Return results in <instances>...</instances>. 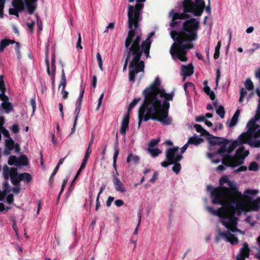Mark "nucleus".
Returning <instances> with one entry per match:
<instances>
[{
    "instance_id": "nucleus-24",
    "label": "nucleus",
    "mask_w": 260,
    "mask_h": 260,
    "mask_svg": "<svg viewBox=\"0 0 260 260\" xmlns=\"http://www.w3.org/2000/svg\"><path fill=\"white\" fill-rule=\"evenodd\" d=\"M12 4L14 8L18 9L20 12L24 9V4L22 0H13Z\"/></svg>"
},
{
    "instance_id": "nucleus-50",
    "label": "nucleus",
    "mask_w": 260,
    "mask_h": 260,
    "mask_svg": "<svg viewBox=\"0 0 260 260\" xmlns=\"http://www.w3.org/2000/svg\"><path fill=\"white\" fill-rule=\"evenodd\" d=\"M11 183L14 186H20V180H19V176H18L17 177H13L12 178H10Z\"/></svg>"
},
{
    "instance_id": "nucleus-53",
    "label": "nucleus",
    "mask_w": 260,
    "mask_h": 260,
    "mask_svg": "<svg viewBox=\"0 0 260 260\" xmlns=\"http://www.w3.org/2000/svg\"><path fill=\"white\" fill-rule=\"evenodd\" d=\"M118 140H117L116 145L114 147V153L113 155V160L117 161V156L119 154V150L117 148Z\"/></svg>"
},
{
    "instance_id": "nucleus-60",
    "label": "nucleus",
    "mask_w": 260,
    "mask_h": 260,
    "mask_svg": "<svg viewBox=\"0 0 260 260\" xmlns=\"http://www.w3.org/2000/svg\"><path fill=\"white\" fill-rule=\"evenodd\" d=\"M30 105L32 108V112L34 113L36 109V103L35 98H31L30 100Z\"/></svg>"
},
{
    "instance_id": "nucleus-55",
    "label": "nucleus",
    "mask_w": 260,
    "mask_h": 260,
    "mask_svg": "<svg viewBox=\"0 0 260 260\" xmlns=\"http://www.w3.org/2000/svg\"><path fill=\"white\" fill-rule=\"evenodd\" d=\"M138 218H139V219H138V224L137 225V227L135 229L134 233H133V235H137L138 234V229L139 228V226H140V223H141V214L140 213H139L138 214Z\"/></svg>"
},
{
    "instance_id": "nucleus-18",
    "label": "nucleus",
    "mask_w": 260,
    "mask_h": 260,
    "mask_svg": "<svg viewBox=\"0 0 260 260\" xmlns=\"http://www.w3.org/2000/svg\"><path fill=\"white\" fill-rule=\"evenodd\" d=\"M113 182L116 191L120 192H124L126 191L125 188L121 183L120 179L115 174V172L112 173Z\"/></svg>"
},
{
    "instance_id": "nucleus-17",
    "label": "nucleus",
    "mask_w": 260,
    "mask_h": 260,
    "mask_svg": "<svg viewBox=\"0 0 260 260\" xmlns=\"http://www.w3.org/2000/svg\"><path fill=\"white\" fill-rule=\"evenodd\" d=\"M129 122V114L126 113L123 117L121 123L120 133L124 136L128 129Z\"/></svg>"
},
{
    "instance_id": "nucleus-39",
    "label": "nucleus",
    "mask_w": 260,
    "mask_h": 260,
    "mask_svg": "<svg viewBox=\"0 0 260 260\" xmlns=\"http://www.w3.org/2000/svg\"><path fill=\"white\" fill-rule=\"evenodd\" d=\"M216 112L221 118H224L225 110L224 107L222 105L219 106L216 109Z\"/></svg>"
},
{
    "instance_id": "nucleus-33",
    "label": "nucleus",
    "mask_w": 260,
    "mask_h": 260,
    "mask_svg": "<svg viewBox=\"0 0 260 260\" xmlns=\"http://www.w3.org/2000/svg\"><path fill=\"white\" fill-rule=\"evenodd\" d=\"M18 165L26 166L28 164V160L25 155H21L18 159Z\"/></svg>"
},
{
    "instance_id": "nucleus-56",
    "label": "nucleus",
    "mask_w": 260,
    "mask_h": 260,
    "mask_svg": "<svg viewBox=\"0 0 260 260\" xmlns=\"http://www.w3.org/2000/svg\"><path fill=\"white\" fill-rule=\"evenodd\" d=\"M35 22L34 21H32L31 22H26V25L29 28L31 32H33Z\"/></svg>"
},
{
    "instance_id": "nucleus-27",
    "label": "nucleus",
    "mask_w": 260,
    "mask_h": 260,
    "mask_svg": "<svg viewBox=\"0 0 260 260\" xmlns=\"http://www.w3.org/2000/svg\"><path fill=\"white\" fill-rule=\"evenodd\" d=\"M240 113V110L239 109H237L232 118L231 121L229 125V127H233L236 124Z\"/></svg>"
},
{
    "instance_id": "nucleus-46",
    "label": "nucleus",
    "mask_w": 260,
    "mask_h": 260,
    "mask_svg": "<svg viewBox=\"0 0 260 260\" xmlns=\"http://www.w3.org/2000/svg\"><path fill=\"white\" fill-rule=\"evenodd\" d=\"M259 167L257 162L252 161L250 164L248 169L249 171H256L259 169Z\"/></svg>"
},
{
    "instance_id": "nucleus-36",
    "label": "nucleus",
    "mask_w": 260,
    "mask_h": 260,
    "mask_svg": "<svg viewBox=\"0 0 260 260\" xmlns=\"http://www.w3.org/2000/svg\"><path fill=\"white\" fill-rule=\"evenodd\" d=\"M80 111V109H78V108H76L75 112H74L75 114H76V116L75 117L73 127L72 128V132H71V135L73 134L75 132V127H76V126L77 124V120H78V118L79 116Z\"/></svg>"
},
{
    "instance_id": "nucleus-58",
    "label": "nucleus",
    "mask_w": 260,
    "mask_h": 260,
    "mask_svg": "<svg viewBox=\"0 0 260 260\" xmlns=\"http://www.w3.org/2000/svg\"><path fill=\"white\" fill-rule=\"evenodd\" d=\"M12 132L14 134H17L19 132V127L17 124H14L11 128Z\"/></svg>"
},
{
    "instance_id": "nucleus-51",
    "label": "nucleus",
    "mask_w": 260,
    "mask_h": 260,
    "mask_svg": "<svg viewBox=\"0 0 260 260\" xmlns=\"http://www.w3.org/2000/svg\"><path fill=\"white\" fill-rule=\"evenodd\" d=\"M257 193L258 191L257 190L250 189H246L244 192V193L245 195V197L246 196H248L247 195H253L256 194Z\"/></svg>"
},
{
    "instance_id": "nucleus-37",
    "label": "nucleus",
    "mask_w": 260,
    "mask_h": 260,
    "mask_svg": "<svg viewBox=\"0 0 260 260\" xmlns=\"http://www.w3.org/2000/svg\"><path fill=\"white\" fill-rule=\"evenodd\" d=\"M5 146L9 150H12L14 147V141L11 138H10L8 140H6Z\"/></svg>"
},
{
    "instance_id": "nucleus-19",
    "label": "nucleus",
    "mask_w": 260,
    "mask_h": 260,
    "mask_svg": "<svg viewBox=\"0 0 260 260\" xmlns=\"http://www.w3.org/2000/svg\"><path fill=\"white\" fill-rule=\"evenodd\" d=\"M194 4L197 9L195 12V16H201L205 8V2L204 0H195Z\"/></svg>"
},
{
    "instance_id": "nucleus-9",
    "label": "nucleus",
    "mask_w": 260,
    "mask_h": 260,
    "mask_svg": "<svg viewBox=\"0 0 260 260\" xmlns=\"http://www.w3.org/2000/svg\"><path fill=\"white\" fill-rule=\"evenodd\" d=\"M178 147L168 148L166 151V157L168 161H164L161 162V166L163 167L167 168L170 165H173L176 161H180L183 156L181 155H175L179 151Z\"/></svg>"
},
{
    "instance_id": "nucleus-30",
    "label": "nucleus",
    "mask_w": 260,
    "mask_h": 260,
    "mask_svg": "<svg viewBox=\"0 0 260 260\" xmlns=\"http://www.w3.org/2000/svg\"><path fill=\"white\" fill-rule=\"evenodd\" d=\"M204 92L210 96L211 100L213 101L215 100L216 96L213 91L211 90L209 86H205L204 87Z\"/></svg>"
},
{
    "instance_id": "nucleus-42",
    "label": "nucleus",
    "mask_w": 260,
    "mask_h": 260,
    "mask_svg": "<svg viewBox=\"0 0 260 260\" xmlns=\"http://www.w3.org/2000/svg\"><path fill=\"white\" fill-rule=\"evenodd\" d=\"M245 86L248 90H252L254 88L252 82L249 78H247L245 82Z\"/></svg>"
},
{
    "instance_id": "nucleus-10",
    "label": "nucleus",
    "mask_w": 260,
    "mask_h": 260,
    "mask_svg": "<svg viewBox=\"0 0 260 260\" xmlns=\"http://www.w3.org/2000/svg\"><path fill=\"white\" fill-rule=\"evenodd\" d=\"M245 198L247 200V203L242 202L240 203V209L242 210L245 211H256L259 210L260 208V197H258L255 200H252L249 196H246Z\"/></svg>"
},
{
    "instance_id": "nucleus-1",
    "label": "nucleus",
    "mask_w": 260,
    "mask_h": 260,
    "mask_svg": "<svg viewBox=\"0 0 260 260\" xmlns=\"http://www.w3.org/2000/svg\"><path fill=\"white\" fill-rule=\"evenodd\" d=\"M220 187L207 186L210 192L212 202L213 204L221 205L222 207L215 210L213 207L207 206V210L213 215L220 218L221 223L232 232H241L237 228L238 218L235 214L241 211L238 207L239 199L242 197L235 182L229 180L227 176L224 175L219 180Z\"/></svg>"
},
{
    "instance_id": "nucleus-3",
    "label": "nucleus",
    "mask_w": 260,
    "mask_h": 260,
    "mask_svg": "<svg viewBox=\"0 0 260 260\" xmlns=\"http://www.w3.org/2000/svg\"><path fill=\"white\" fill-rule=\"evenodd\" d=\"M141 37L136 36L134 30H128L127 37L125 41V47L127 49L126 57L123 68V71L126 70L128 62L130 57L133 58L129 64V81L134 82L136 75L139 72H144V61L141 60L142 55L140 51V43Z\"/></svg>"
},
{
    "instance_id": "nucleus-43",
    "label": "nucleus",
    "mask_w": 260,
    "mask_h": 260,
    "mask_svg": "<svg viewBox=\"0 0 260 260\" xmlns=\"http://www.w3.org/2000/svg\"><path fill=\"white\" fill-rule=\"evenodd\" d=\"M18 159L15 156L11 155L10 156L8 163L9 165H18Z\"/></svg>"
},
{
    "instance_id": "nucleus-59",
    "label": "nucleus",
    "mask_w": 260,
    "mask_h": 260,
    "mask_svg": "<svg viewBox=\"0 0 260 260\" xmlns=\"http://www.w3.org/2000/svg\"><path fill=\"white\" fill-rule=\"evenodd\" d=\"M78 38L76 47L77 48H80V49H82V46H81V37L80 33H78Z\"/></svg>"
},
{
    "instance_id": "nucleus-63",
    "label": "nucleus",
    "mask_w": 260,
    "mask_h": 260,
    "mask_svg": "<svg viewBox=\"0 0 260 260\" xmlns=\"http://www.w3.org/2000/svg\"><path fill=\"white\" fill-rule=\"evenodd\" d=\"M194 128L196 129V130L197 132L200 133H201L202 131H203V129H204V128L202 126V125L199 124H194Z\"/></svg>"
},
{
    "instance_id": "nucleus-54",
    "label": "nucleus",
    "mask_w": 260,
    "mask_h": 260,
    "mask_svg": "<svg viewBox=\"0 0 260 260\" xmlns=\"http://www.w3.org/2000/svg\"><path fill=\"white\" fill-rule=\"evenodd\" d=\"M19 11L15 8H10L9 10V12L10 15H13L17 17H19Z\"/></svg>"
},
{
    "instance_id": "nucleus-5",
    "label": "nucleus",
    "mask_w": 260,
    "mask_h": 260,
    "mask_svg": "<svg viewBox=\"0 0 260 260\" xmlns=\"http://www.w3.org/2000/svg\"><path fill=\"white\" fill-rule=\"evenodd\" d=\"M138 125L141 126L142 120L145 122L149 119L156 120L164 125H170L172 119L168 116V112L153 105L143 102L138 111Z\"/></svg>"
},
{
    "instance_id": "nucleus-12",
    "label": "nucleus",
    "mask_w": 260,
    "mask_h": 260,
    "mask_svg": "<svg viewBox=\"0 0 260 260\" xmlns=\"http://www.w3.org/2000/svg\"><path fill=\"white\" fill-rule=\"evenodd\" d=\"M249 154L248 150H245L244 146H241L239 147L236 152V156L239 159V160H234L232 168L242 165L244 163L243 160Z\"/></svg>"
},
{
    "instance_id": "nucleus-62",
    "label": "nucleus",
    "mask_w": 260,
    "mask_h": 260,
    "mask_svg": "<svg viewBox=\"0 0 260 260\" xmlns=\"http://www.w3.org/2000/svg\"><path fill=\"white\" fill-rule=\"evenodd\" d=\"M7 202L8 204H11L14 202V196L13 194H9L6 198Z\"/></svg>"
},
{
    "instance_id": "nucleus-61",
    "label": "nucleus",
    "mask_w": 260,
    "mask_h": 260,
    "mask_svg": "<svg viewBox=\"0 0 260 260\" xmlns=\"http://www.w3.org/2000/svg\"><path fill=\"white\" fill-rule=\"evenodd\" d=\"M84 88L85 86L82 83L80 85V94L78 98V99L82 100L83 98V95L84 93Z\"/></svg>"
},
{
    "instance_id": "nucleus-47",
    "label": "nucleus",
    "mask_w": 260,
    "mask_h": 260,
    "mask_svg": "<svg viewBox=\"0 0 260 260\" xmlns=\"http://www.w3.org/2000/svg\"><path fill=\"white\" fill-rule=\"evenodd\" d=\"M36 18H37V24L38 27V31L40 32L43 29V23H42L41 19L38 14H36Z\"/></svg>"
},
{
    "instance_id": "nucleus-48",
    "label": "nucleus",
    "mask_w": 260,
    "mask_h": 260,
    "mask_svg": "<svg viewBox=\"0 0 260 260\" xmlns=\"http://www.w3.org/2000/svg\"><path fill=\"white\" fill-rule=\"evenodd\" d=\"M10 178H12L15 177H17L19 175V174L17 172V170L16 168H12L10 170Z\"/></svg>"
},
{
    "instance_id": "nucleus-32",
    "label": "nucleus",
    "mask_w": 260,
    "mask_h": 260,
    "mask_svg": "<svg viewBox=\"0 0 260 260\" xmlns=\"http://www.w3.org/2000/svg\"><path fill=\"white\" fill-rule=\"evenodd\" d=\"M67 85V80L66 77L64 73V70L63 69H62L61 70V75L60 78V81L59 84V87L62 86V89H65Z\"/></svg>"
},
{
    "instance_id": "nucleus-31",
    "label": "nucleus",
    "mask_w": 260,
    "mask_h": 260,
    "mask_svg": "<svg viewBox=\"0 0 260 260\" xmlns=\"http://www.w3.org/2000/svg\"><path fill=\"white\" fill-rule=\"evenodd\" d=\"M147 150L153 157H156L162 153V151L158 148H148Z\"/></svg>"
},
{
    "instance_id": "nucleus-38",
    "label": "nucleus",
    "mask_w": 260,
    "mask_h": 260,
    "mask_svg": "<svg viewBox=\"0 0 260 260\" xmlns=\"http://www.w3.org/2000/svg\"><path fill=\"white\" fill-rule=\"evenodd\" d=\"M248 145L251 147L260 148V139L252 140L251 139L248 143Z\"/></svg>"
},
{
    "instance_id": "nucleus-8",
    "label": "nucleus",
    "mask_w": 260,
    "mask_h": 260,
    "mask_svg": "<svg viewBox=\"0 0 260 260\" xmlns=\"http://www.w3.org/2000/svg\"><path fill=\"white\" fill-rule=\"evenodd\" d=\"M201 135L202 136H208L207 139L211 146H221L220 148L218 150V154H222L225 153L226 151V145L229 144L230 142L229 140L223 137H215L210 134L204 128L201 133Z\"/></svg>"
},
{
    "instance_id": "nucleus-25",
    "label": "nucleus",
    "mask_w": 260,
    "mask_h": 260,
    "mask_svg": "<svg viewBox=\"0 0 260 260\" xmlns=\"http://www.w3.org/2000/svg\"><path fill=\"white\" fill-rule=\"evenodd\" d=\"M203 142L204 140L202 138H199L198 136H193L189 138L187 143L188 144L198 145Z\"/></svg>"
},
{
    "instance_id": "nucleus-26",
    "label": "nucleus",
    "mask_w": 260,
    "mask_h": 260,
    "mask_svg": "<svg viewBox=\"0 0 260 260\" xmlns=\"http://www.w3.org/2000/svg\"><path fill=\"white\" fill-rule=\"evenodd\" d=\"M19 180L23 181L26 183H29L32 181V177L28 173H23L19 174Z\"/></svg>"
},
{
    "instance_id": "nucleus-6",
    "label": "nucleus",
    "mask_w": 260,
    "mask_h": 260,
    "mask_svg": "<svg viewBox=\"0 0 260 260\" xmlns=\"http://www.w3.org/2000/svg\"><path fill=\"white\" fill-rule=\"evenodd\" d=\"M183 12L179 13L175 11L174 9L171 10L169 13V16L172 17L171 22L170 26L174 28L178 26L180 22L179 20H185L190 17L188 13H191L194 16L195 12L197 11L196 7L192 0H184L182 3Z\"/></svg>"
},
{
    "instance_id": "nucleus-13",
    "label": "nucleus",
    "mask_w": 260,
    "mask_h": 260,
    "mask_svg": "<svg viewBox=\"0 0 260 260\" xmlns=\"http://www.w3.org/2000/svg\"><path fill=\"white\" fill-rule=\"evenodd\" d=\"M10 44H15V50L17 56L20 55V45L19 43L15 42L14 40H10L8 39H4L1 40L0 42V52H3L4 49Z\"/></svg>"
},
{
    "instance_id": "nucleus-11",
    "label": "nucleus",
    "mask_w": 260,
    "mask_h": 260,
    "mask_svg": "<svg viewBox=\"0 0 260 260\" xmlns=\"http://www.w3.org/2000/svg\"><path fill=\"white\" fill-rule=\"evenodd\" d=\"M155 35L154 31H151L145 41L140 44V51L144 53L146 58L150 57L149 53L152 40L151 38Z\"/></svg>"
},
{
    "instance_id": "nucleus-4",
    "label": "nucleus",
    "mask_w": 260,
    "mask_h": 260,
    "mask_svg": "<svg viewBox=\"0 0 260 260\" xmlns=\"http://www.w3.org/2000/svg\"><path fill=\"white\" fill-rule=\"evenodd\" d=\"M160 81L158 77L155 78L154 81L143 91L144 99L143 102L153 105L165 111H169L170 103L174 96V92L167 93L163 88H160Z\"/></svg>"
},
{
    "instance_id": "nucleus-2",
    "label": "nucleus",
    "mask_w": 260,
    "mask_h": 260,
    "mask_svg": "<svg viewBox=\"0 0 260 260\" xmlns=\"http://www.w3.org/2000/svg\"><path fill=\"white\" fill-rule=\"evenodd\" d=\"M185 20L180 30H172L170 33L171 38L175 41L170 49V53L172 56L176 55L181 61H187L186 50L194 47L191 42L197 40L200 27V22L197 19Z\"/></svg>"
},
{
    "instance_id": "nucleus-23",
    "label": "nucleus",
    "mask_w": 260,
    "mask_h": 260,
    "mask_svg": "<svg viewBox=\"0 0 260 260\" xmlns=\"http://www.w3.org/2000/svg\"><path fill=\"white\" fill-rule=\"evenodd\" d=\"M222 164L227 167H231L233 166L234 159L230 155L224 156L222 159Z\"/></svg>"
},
{
    "instance_id": "nucleus-29",
    "label": "nucleus",
    "mask_w": 260,
    "mask_h": 260,
    "mask_svg": "<svg viewBox=\"0 0 260 260\" xmlns=\"http://www.w3.org/2000/svg\"><path fill=\"white\" fill-rule=\"evenodd\" d=\"M230 142L229 143H231L230 146H229L228 149L226 148V152L229 153H231L237 146L240 145L237 140L232 141L229 140Z\"/></svg>"
},
{
    "instance_id": "nucleus-15",
    "label": "nucleus",
    "mask_w": 260,
    "mask_h": 260,
    "mask_svg": "<svg viewBox=\"0 0 260 260\" xmlns=\"http://www.w3.org/2000/svg\"><path fill=\"white\" fill-rule=\"evenodd\" d=\"M247 127L248 128V132H250V135L254 139L260 137V126L251 121L247 124Z\"/></svg>"
},
{
    "instance_id": "nucleus-40",
    "label": "nucleus",
    "mask_w": 260,
    "mask_h": 260,
    "mask_svg": "<svg viewBox=\"0 0 260 260\" xmlns=\"http://www.w3.org/2000/svg\"><path fill=\"white\" fill-rule=\"evenodd\" d=\"M260 119V106H257L255 115L254 117L251 118L248 122L251 121L254 122V123H256V122Z\"/></svg>"
},
{
    "instance_id": "nucleus-57",
    "label": "nucleus",
    "mask_w": 260,
    "mask_h": 260,
    "mask_svg": "<svg viewBox=\"0 0 260 260\" xmlns=\"http://www.w3.org/2000/svg\"><path fill=\"white\" fill-rule=\"evenodd\" d=\"M0 131L2 132L5 137L8 139L11 138L9 131L5 127H3V128L0 129Z\"/></svg>"
},
{
    "instance_id": "nucleus-49",
    "label": "nucleus",
    "mask_w": 260,
    "mask_h": 260,
    "mask_svg": "<svg viewBox=\"0 0 260 260\" xmlns=\"http://www.w3.org/2000/svg\"><path fill=\"white\" fill-rule=\"evenodd\" d=\"M160 139H152L150 141L148 144V148H153L156 145L158 144V143L159 142Z\"/></svg>"
},
{
    "instance_id": "nucleus-14",
    "label": "nucleus",
    "mask_w": 260,
    "mask_h": 260,
    "mask_svg": "<svg viewBox=\"0 0 260 260\" xmlns=\"http://www.w3.org/2000/svg\"><path fill=\"white\" fill-rule=\"evenodd\" d=\"M218 234L220 236L225 239L226 242H230L233 245H236L239 242L238 238L236 237L235 235L232 234L229 231L221 232L219 229Z\"/></svg>"
},
{
    "instance_id": "nucleus-16",
    "label": "nucleus",
    "mask_w": 260,
    "mask_h": 260,
    "mask_svg": "<svg viewBox=\"0 0 260 260\" xmlns=\"http://www.w3.org/2000/svg\"><path fill=\"white\" fill-rule=\"evenodd\" d=\"M250 251L248 244L244 243L243 247L240 249V253L236 256V260H245L246 258L249 257Z\"/></svg>"
},
{
    "instance_id": "nucleus-28",
    "label": "nucleus",
    "mask_w": 260,
    "mask_h": 260,
    "mask_svg": "<svg viewBox=\"0 0 260 260\" xmlns=\"http://www.w3.org/2000/svg\"><path fill=\"white\" fill-rule=\"evenodd\" d=\"M131 160H132L135 164H139L140 161V157L138 155H134L132 153H131L127 157L126 162L129 163Z\"/></svg>"
},
{
    "instance_id": "nucleus-64",
    "label": "nucleus",
    "mask_w": 260,
    "mask_h": 260,
    "mask_svg": "<svg viewBox=\"0 0 260 260\" xmlns=\"http://www.w3.org/2000/svg\"><path fill=\"white\" fill-rule=\"evenodd\" d=\"M255 77L256 79L259 80V82L260 84V67L257 68L255 71Z\"/></svg>"
},
{
    "instance_id": "nucleus-7",
    "label": "nucleus",
    "mask_w": 260,
    "mask_h": 260,
    "mask_svg": "<svg viewBox=\"0 0 260 260\" xmlns=\"http://www.w3.org/2000/svg\"><path fill=\"white\" fill-rule=\"evenodd\" d=\"M145 1L146 0H137L135 6L128 5L127 17L129 30H134L136 33L140 25L139 22L142 19L141 14L144 6L142 3Z\"/></svg>"
},
{
    "instance_id": "nucleus-22",
    "label": "nucleus",
    "mask_w": 260,
    "mask_h": 260,
    "mask_svg": "<svg viewBox=\"0 0 260 260\" xmlns=\"http://www.w3.org/2000/svg\"><path fill=\"white\" fill-rule=\"evenodd\" d=\"M45 63L47 67V74L49 75H50L51 74H55L56 73V66L55 64H51V69L52 72H51L50 69V66H49V57L48 56V53L46 52V58H45Z\"/></svg>"
},
{
    "instance_id": "nucleus-41",
    "label": "nucleus",
    "mask_w": 260,
    "mask_h": 260,
    "mask_svg": "<svg viewBox=\"0 0 260 260\" xmlns=\"http://www.w3.org/2000/svg\"><path fill=\"white\" fill-rule=\"evenodd\" d=\"M179 161H176L174 163H173L174 166L172 168V170L174 172H175L176 174H178L181 170V165L179 162Z\"/></svg>"
},
{
    "instance_id": "nucleus-44",
    "label": "nucleus",
    "mask_w": 260,
    "mask_h": 260,
    "mask_svg": "<svg viewBox=\"0 0 260 260\" xmlns=\"http://www.w3.org/2000/svg\"><path fill=\"white\" fill-rule=\"evenodd\" d=\"M0 90L2 92V93L0 94V99L3 101V103H7L9 100V98L8 96L5 94L6 88H4V89H0Z\"/></svg>"
},
{
    "instance_id": "nucleus-35",
    "label": "nucleus",
    "mask_w": 260,
    "mask_h": 260,
    "mask_svg": "<svg viewBox=\"0 0 260 260\" xmlns=\"http://www.w3.org/2000/svg\"><path fill=\"white\" fill-rule=\"evenodd\" d=\"M141 100V98L140 97L134 99L129 105L127 113H129L130 114L131 111L136 106Z\"/></svg>"
},
{
    "instance_id": "nucleus-21",
    "label": "nucleus",
    "mask_w": 260,
    "mask_h": 260,
    "mask_svg": "<svg viewBox=\"0 0 260 260\" xmlns=\"http://www.w3.org/2000/svg\"><path fill=\"white\" fill-rule=\"evenodd\" d=\"M193 67L192 64L188 66L182 65L181 66L182 74L183 75V80H185V77L191 76L193 74Z\"/></svg>"
},
{
    "instance_id": "nucleus-45",
    "label": "nucleus",
    "mask_w": 260,
    "mask_h": 260,
    "mask_svg": "<svg viewBox=\"0 0 260 260\" xmlns=\"http://www.w3.org/2000/svg\"><path fill=\"white\" fill-rule=\"evenodd\" d=\"M3 108L5 109L7 113H9L12 110V105L9 102L2 103L1 104Z\"/></svg>"
},
{
    "instance_id": "nucleus-52",
    "label": "nucleus",
    "mask_w": 260,
    "mask_h": 260,
    "mask_svg": "<svg viewBox=\"0 0 260 260\" xmlns=\"http://www.w3.org/2000/svg\"><path fill=\"white\" fill-rule=\"evenodd\" d=\"M96 58H97V61L98 62L99 67L100 69L102 71H103V68L102 59L101 55L99 52H98V53L96 54Z\"/></svg>"
},
{
    "instance_id": "nucleus-34",
    "label": "nucleus",
    "mask_w": 260,
    "mask_h": 260,
    "mask_svg": "<svg viewBox=\"0 0 260 260\" xmlns=\"http://www.w3.org/2000/svg\"><path fill=\"white\" fill-rule=\"evenodd\" d=\"M28 12L30 14H32L34 11H35L36 7V6L33 4H31L30 2L28 1H25V2Z\"/></svg>"
},
{
    "instance_id": "nucleus-20",
    "label": "nucleus",
    "mask_w": 260,
    "mask_h": 260,
    "mask_svg": "<svg viewBox=\"0 0 260 260\" xmlns=\"http://www.w3.org/2000/svg\"><path fill=\"white\" fill-rule=\"evenodd\" d=\"M252 137L250 135V132H248V128L246 132L241 134L238 137V141L240 145L243 144H247L248 145L249 142L252 139Z\"/></svg>"
}]
</instances>
